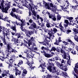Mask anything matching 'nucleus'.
<instances>
[{"label":"nucleus","instance_id":"6","mask_svg":"<svg viewBox=\"0 0 78 78\" xmlns=\"http://www.w3.org/2000/svg\"><path fill=\"white\" fill-rule=\"evenodd\" d=\"M0 29H2L3 31V34L4 36H6L7 37L8 35V33L9 32V29H8L5 28L4 26H0Z\"/></svg>","mask_w":78,"mask_h":78},{"label":"nucleus","instance_id":"40","mask_svg":"<svg viewBox=\"0 0 78 78\" xmlns=\"http://www.w3.org/2000/svg\"><path fill=\"white\" fill-rule=\"evenodd\" d=\"M55 61V58H54L49 59L48 60L49 64V63H50V62H51V61Z\"/></svg>","mask_w":78,"mask_h":78},{"label":"nucleus","instance_id":"44","mask_svg":"<svg viewBox=\"0 0 78 78\" xmlns=\"http://www.w3.org/2000/svg\"><path fill=\"white\" fill-rule=\"evenodd\" d=\"M56 50V48L55 47H53L52 48V50H51V51H52L53 50L54 51H55Z\"/></svg>","mask_w":78,"mask_h":78},{"label":"nucleus","instance_id":"11","mask_svg":"<svg viewBox=\"0 0 78 78\" xmlns=\"http://www.w3.org/2000/svg\"><path fill=\"white\" fill-rule=\"evenodd\" d=\"M55 63L56 64L57 66L61 69H62V68L64 66V65L62 64H60L58 62L56 61L55 62Z\"/></svg>","mask_w":78,"mask_h":78},{"label":"nucleus","instance_id":"7","mask_svg":"<svg viewBox=\"0 0 78 78\" xmlns=\"http://www.w3.org/2000/svg\"><path fill=\"white\" fill-rule=\"evenodd\" d=\"M48 70L50 72H51L53 73H55L56 72V67L55 66H54L53 67V68L51 69V66H49L47 68Z\"/></svg>","mask_w":78,"mask_h":78},{"label":"nucleus","instance_id":"27","mask_svg":"<svg viewBox=\"0 0 78 78\" xmlns=\"http://www.w3.org/2000/svg\"><path fill=\"white\" fill-rule=\"evenodd\" d=\"M52 20L55 21L56 20V16L55 15H53L52 16V18H51Z\"/></svg>","mask_w":78,"mask_h":78},{"label":"nucleus","instance_id":"36","mask_svg":"<svg viewBox=\"0 0 78 78\" xmlns=\"http://www.w3.org/2000/svg\"><path fill=\"white\" fill-rule=\"evenodd\" d=\"M55 59L56 60H61V58L58 56H57L56 57H55Z\"/></svg>","mask_w":78,"mask_h":78},{"label":"nucleus","instance_id":"63","mask_svg":"<svg viewBox=\"0 0 78 78\" xmlns=\"http://www.w3.org/2000/svg\"><path fill=\"white\" fill-rule=\"evenodd\" d=\"M12 11L13 12H15L16 11V9L15 8H13L12 9Z\"/></svg>","mask_w":78,"mask_h":78},{"label":"nucleus","instance_id":"21","mask_svg":"<svg viewBox=\"0 0 78 78\" xmlns=\"http://www.w3.org/2000/svg\"><path fill=\"white\" fill-rule=\"evenodd\" d=\"M73 19V17H70L69 18V19L68 20H69L70 21V25H72L73 26H74V24L73 23V21H72V20Z\"/></svg>","mask_w":78,"mask_h":78},{"label":"nucleus","instance_id":"12","mask_svg":"<svg viewBox=\"0 0 78 78\" xmlns=\"http://www.w3.org/2000/svg\"><path fill=\"white\" fill-rule=\"evenodd\" d=\"M37 27V26L36 23H33L31 26L29 27V28L30 30H33L34 29V28H36Z\"/></svg>","mask_w":78,"mask_h":78},{"label":"nucleus","instance_id":"22","mask_svg":"<svg viewBox=\"0 0 78 78\" xmlns=\"http://www.w3.org/2000/svg\"><path fill=\"white\" fill-rule=\"evenodd\" d=\"M58 26L60 27H61V28H60L61 31L63 32H65L64 29H63V27H62V25H61V23H60L59 24V25H58Z\"/></svg>","mask_w":78,"mask_h":78},{"label":"nucleus","instance_id":"4","mask_svg":"<svg viewBox=\"0 0 78 78\" xmlns=\"http://www.w3.org/2000/svg\"><path fill=\"white\" fill-rule=\"evenodd\" d=\"M10 15L11 16H12L13 17H15L16 18L17 20H18L20 21L22 23H21L20 26L21 27H23V26H24V24H25V23L23 21V20H20V18L21 17L20 16L18 15H16L14 13H13L12 12H11L10 13Z\"/></svg>","mask_w":78,"mask_h":78},{"label":"nucleus","instance_id":"17","mask_svg":"<svg viewBox=\"0 0 78 78\" xmlns=\"http://www.w3.org/2000/svg\"><path fill=\"white\" fill-rule=\"evenodd\" d=\"M9 70H8L7 72H6V71H4V72H3V73H2V76L3 77H4L5 76H7L8 75L6 74L9 75Z\"/></svg>","mask_w":78,"mask_h":78},{"label":"nucleus","instance_id":"15","mask_svg":"<svg viewBox=\"0 0 78 78\" xmlns=\"http://www.w3.org/2000/svg\"><path fill=\"white\" fill-rule=\"evenodd\" d=\"M31 44H32V45H33V46H36V44H35V43H31V42H29L28 43H24V46H25V47H27V45H28L30 47V45H31Z\"/></svg>","mask_w":78,"mask_h":78},{"label":"nucleus","instance_id":"49","mask_svg":"<svg viewBox=\"0 0 78 78\" xmlns=\"http://www.w3.org/2000/svg\"><path fill=\"white\" fill-rule=\"evenodd\" d=\"M13 1H14V2H15V3H16V5L15 4H13V5L16 6V5H19V3H17L16 2V0H13Z\"/></svg>","mask_w":78,"mask_h":78},{"label":"nucleus","instance_id":"28","mask_svg":"<svg viewBox=\"0 0 78 78\" xmlns=\"http://www.w3.org/2000/svg\"><path fill=\"white\" fill-rule=\"evenodd\" d=\"M67 41H68V42H70L71 44H72V46H74V44L73 43V41L71 40L70 39H68Z\"/></svg>","mask_w":78,"mask_h":78},{"label":"nucleus","instance_id":"39","mask_svg":"<svg viewBox=\"0 0 78 78\" xmlns=\"http://www.w3.org/2000/svg\"><path fill=\"white\" fill-rule=\"evenodd\" d=\"M61 73H62L64 75H65V76H66V78L67 77H68V76H67V74L66 73V72H61Z\"/></svg>","mask_w":78,"mask_h":78},{"label":"nucleus","instance_id":"56","mask_svg":"<svg viewBox=\"0 0 78 78\" xmlns=\"http://www.w3.org/2000/svg\"><path fill=\"white\" fill-rule=\"evenodd\" d=\"M71 32H72V31H71L70 30H68L67 31V34H69V33Z\"/></svg>","mask_w":78,"mask_h":78},{"label":"nucleus","instance_id":"64","mask_svg":"<svg viewBox=\"0 0 78 78\" xmlns=\"http://www.w3.org/2000/svg\"><path fill=\"white\" fill-rule=\"evenodd\" d=\"M75 40L78 42V37L77 38H74Z\"/></svg>","mask_w":78,"mask_h":78},{"label":"nucleus","instance_id":"55","mask_svg":"<svg viewBox=\"0 0 78 78\" xmlns=\"http://www.w3.org/2000/svg\"><path fill=\"white\" fill-rule=\"evenodd\" d=\"M71 53H72L73 54H74V55H76V51H73L71 52Z\"/></svg>","mask_w":78,"mask_h":78},{"label":"nucleus","instance_id":"2","mask_svg":"<svg viewBox=\"0 0 78 78\" xmlns=\"http://www.w3.org/2000/svg\"><path fill=\"white\" fill-rule=\"evenodd\" d=\"M29 1L32 4L29 3L28 5L27 4H28V2L26 0H25L23 2L24 4H23V5L28 8L29 11H32V9L35 8L36 9L38 8L37 5H35L33 4L32 0H29Z\"/></svg>","mask_w":78,"mask_h":78},{"label":"nucleus","instance_id":"42","mask_svg":"<svg viewBox=\"0 0 78 78\" xmlns=\"http://www.w3.org/2000/svg\"><path fill=\"white\" fill-rule=\"evenodd\" d=\"M53 32H54V34H55L57 31V30L55 28H54L53 29Z\"/></svg>","mask_w":78,"mask_h":78},{"label":"nucleus","instance_id":"57","mask_svg":"<svg viewBox=\"0 0 78 78\" xmlns=\"http://www.w3.org/2000/svg\"><path fill=\"white\" fill-rule=\"evenodd\" d=\"M63 42V43H64V44H65V45H67V44L68 43V42H66L65 41H63V42Z\"/></svg>","mask_w":78,"mask_h":78},{"label":"nucleus","instance_id":"52","mask_svg":"<svg viewBox=\"0 0 78 78\" xmlns=\"http://www.w3.org/2000/svg\"><path fill=\"white\" fill-rule=\"evenodd\" d=\"M61 52L62 53H64V54H66V52L62 49L61 50Z\"/></svg>","mask_w":78,"mask_h":78},{"label":"nucleus","instance_id":"1","mask_svg":"<svg viewBox=\"0 0 78 78\" xmlns=\"http://www.w3.org/2000/svg\"><path fill=\"white\" fill-rule=\"evenodd\" d=\"M11 2H4L3 4L2 3L0 4V9L3 12L5 13L7 12V10L9 9V8H10Z\"/></svg>","mask_w":78,"mask_h":78},{"label":"nucleus","instance_id":"43","mask_svg":"<svg viewBox=\"0 0 78 78\" xmlns=\"http://www.w3.org/2000/svg\"><path fill=\"white\" fill-rule=\"evenodd\" d=\"M12 66L13 65L12 63H9V66H8V68L10 69V68L12 67Z\"/></svg>","mask_w":78,"mask_h":78},{"label":"nucleus","instance_id":"50","mask_svg":"<svg viewBox=\"0 0 78 78\" xmlns=\"http://www.w3.org/2000/svg\"><path fill=\"white\" fill-rule=\"evenodd\" d=\"M72 74H73V75H74V76H75L76 77V78H78V76L76 74H75L74 73V71H73V73Z\"/></svg>","mask_w":78,"mask_h":78},{"label":"nucleus","instance_id":"16","mask_svg":"<svg viewBox=\"0 0 78 78\" xmlns=\"http://www.w3.org/2000/svg\"><path fill=\"white\" fill-rule=\"evenodd\" d=\"M41 53H44V55H45V57H46L47 58L52 57L53 56V55H50L49 54H46L45 52L44 51L43 52L41 51Z\"/></svg>","mask_w":78,"mask_h":78},{"label":"nucleus","instance_id":"45","mask_svg":"<svg viewBox=\"0 0 78 78\" xmlns=\"http://www.w3.org/2000/svg\"><path fill=\"white\" fill-rule=\"evenodd\" d=\"M64 22L67 24H69V22L68 20H65Z\"/></svg>","mask_w":78,"mask_h":78},{"label":"nucleus","instance_id":"30","mask_svg":"<svg viewBox=\"0 0 78 78\" xmlns=\"http://www.w3.org/2000/svg\"><path fill=\"white\" fill-rule=\"evenodd\" d=\"M27 73V71L26 70V69H25L23 70V75H22L23 76H25V75H24L23 74H26Z\"/></svg>","mask_w":78,"mask_h":78},{"label":"nucleus","instance_id":"34","mask_svg":"<svg viewBox=\"0 0 78 78\" xmlns=\"http://www.w3.org/2000/svg\"><path fill=\"white\" fill-rule=\"evenodd\" d=\"M71 7L73 9H76L78 7V4L76 5H75L74 6L73 5H72Z\"/></svg>","mask_w":78,"mask_h":78},{"label":"nucleus","instance_id":"29","mask_svg":"<svg viewBox=\"0 0 78 78\" xmlns=\"http://www.w3.org/2000/svg\"><path fill=\"white\" fill-rule=\"evenodd\" d=\"M62 70H64L65 71H66L67 70V67L66 66H64L62 68Z\"/></svg>","mask_w":78,"mask_h":78},{"label":"nucleus","instance_id":"19","mask_svg":"<svg viewBox=\"0 0 78 78\" xmlns=\"http://www.w3.org/2000/svg\"><path fill=\"white\" fill-rule=\"evenodd\" d=\"M78 69V62L76 64L75 67L74 69V70L76 73H77L78 72V69Z\"/></svg>","mask_w":78,"mask_h":78},{"label":"nucleus","instance_id":"23","mask_svg":"<svg viewBox=\"0 0 78 78\" xmlns=\"http://www.w3.org/2000/svg\"><path fill=\"white\" fill-rule=\"evenodd\" d=\"M27 64L30 67H32V64H34L33 62H32L31 63H29V62L28 61H27Z\"/></svg>","mask_w":78,"mask_h":78},{"label":"nucleus","instance_id":"18","mask_svg":"<svg viewBox=\"0 0 78 78\" xmlns=\"http://www.w3.org/2000/svg\"><path fill=\"white\" fill-rule=\"evenodd\" d=\"M63 58L64 59H66L67 60H70V55H68V56H66V54H64Z\"/></svg>","mask_w":78,"mask_h":78},{"label":"nucleus","instance_id":"31","mask_svg":"<svg viewBox=\"0 0 78 78\" xmlns=\"http://www.w3.org/2000/svg\"><path fill=\"white\" fill-rule=\"evenodd\" d=\"M57 18L58 20H60L61 19V16L60 15H57Z\"/></svg>","mask_w":78,"mask_h":78},{"label":"nucleus","instance_id":"59","mask_svg":"<svg viewBox=\"0 0 78 78\" xmlns=\"http://www.w3.org/2000/svg\"><path fill=\"white\" fill-rule=\"evenodd\" d=\"M49 64L51 66H55L54 64L52 63H51L50 62H49Z\"/></svg>","mask_w":78,"mask_h":78},{"label":"nucleus","instance_id":"32","mask_svg":"<svg viewBox=\"0 0 78 78\" xmlns=\"http://www.w3.org/2000/svg\"><path fill=\"white\" fill-rule=\"evenodd\" d=\"M32 13L34 14L35 16H37V12L34 10H32Z\"/></svg>","mask_w":78,"mask_h":78},{"label":"nucleus","instance_id":"51","mask_svg":"<svg viewBox=\"0 0 78 78\" xmlns=\"http://www.w3.org/2000/svg\"><path fill=\"white\" fill-rule=\"evenodd\" d=\"M62 48L64 50H67V48L66 47V46H62Z\"/></svg>","mask_w":78,"mask_h":78},{"label":"nucleus","instance_id":"58","mask_svg":"<svg viewBox=\"0 0 78 78\" xmlns=\"http://www.w3.org/2000/svg\"><path fill=\"white\" fill-rule=\"evenodd\" d=\"M4 37H3V39H2V40L3 41H6V40L5 39V35H3Z\"/></svg>","mask_w":78,"mask_h":78},{"label":"nucleus","instance_id":"33","mask_svg":"<svg viewBox=\"0 0 78 78\" xmlns=\"http://www.w3.org/2000/svg\"><path fill=\"white\" fill-rule=\"evenodd\" d=\"M73 31L76 33L78 34V29H73Z\"/></svg>","mask_w":78,"mask_h":78},{"label":"nucleus","instance_id":"25","mask_svg":"<svg viewBox=\"0 0 78 78\" xmlns=\"http://www.w3.org/2000/svg\"><path fill=\"white\" fill-rule=\"evenodd\" d=\"M23 62L22 60H20V62H19V63H18L17 66L18 67H20V65H21L22 64H23Z\"/></svg>","mask_w":78,"mask_h":78},{"label":"nucleus","instance_id":"62","mask_svg":"<svg viewBox=\"0 0 78 78\" xmlns=\"http://www.w3.org/2000/svg\"><path fill=\"white\" fill-rule=\"evenodd\" d=\"M39 19L41 20V22L42 23V22L43 21V19L41 17H40Z\"/></svg>","mask_w":78,"mask_h":78},{"label":"nucleus","instance_id":"14","mask_svg":"<svg viewBox=\"0 0 78 78\" xmlns=\"http://www.w3.org/2000/svg\"><path fill=\"white\" fill-rule=\"evenodd\" d=\"M8 18H9L7 16H6V17L2 18V17L1 18V16H0V20L2 19L3 20L9 22V23H10L12 22V21H9V20L8 19Z\"/></svg>","mask_w":78,"mask_h":78},{"label":"nucleus","instance_id":"46","mask_svg":"<svg viewBox=\"0 0 78 78\" xmlns=\"http://www.w3.org/2000/svg\"><path fill=\"white\" fill-rule=\"evenodd\" d=\"M16 58V57L15 55H13L12 57L10 58V59H12L14 60Z\"/></svg>","mask_w":78,"mask_h":78},{"label":"nucleus","instance_id":"20","mask_svg":"<svg viewBox=\"0 0 78 78\" xmlns=\"http://www.w3.org/2000/svg\"><path fill=\"white\" fill-rule=\"evenodd\" d=\"M34 38L33 37H31L30 40H28V42L30 43V42H34V43H32V44H34H34L35 41H34Z\"/></svg>","mask_w":78,"mask_h":78},{"label":"nucleus","instance_id":"47","mask_svg":"<svg viewBox=\"0 0 78 78\" xmlns=\"http://www.w3.org/2000/svg\"><path fill=\"white\" fill-rule=\"evenodd\" d=\"M0 57H1L2 58L0 57V59L2 61H4V57H2L1 56H0Z\"/></svg>","mask_w":78,"mask_h":78},{"label":"nucleus","instance_id":"9","mask_svg":"<svg viewBox=\"0 0 78 78\" xmlns=\"http://www.w3.org/2000/svg\"><path fill=\"white\" fill-rule=\"evenodd\" d=\"M18 41V39L17 38H12V39L11 40L12 41L16 42L17 43H21V44H20V45L21 46H22V45L23 44V43H22V41H20V42H19V41Z\"/></svg>","mask_w":78,"mask_h":78},{"label":"nucleus","instance_id":"8","mask_svg":"<svg viewBox=\"0 0 78 78\" xmlns=\"http://www.w3.org/2000/svg\"><path fill=\"white\" fill-rule=\"evenodd\" d=\"M43 5H44L43 6H44L45 8L46 9H48L49 10H51V8L49 5V3H48L47 2H45L43 1Z\"/></svg>","mask_w":78,"mask_h":78},{"label":"nucleus","instance_id":"3","mask_svg":"<svg viewBox=\"0 0 78 78\" xmlns=\"http://www.w3.org/2000/svg\"><path fill=\"white\" fill-rule=\"evenodd\" d=\"M6 52L8 53H11L12 52H14L15 53L16 52L17 53L16 51L13 48H12V47L11 45L9 44H8L7 45V48H6Z\"/></svg>","mask_w":78,"mask_h":78},{"label":"nucleus","instance_id":"54","mask_svg":"<svg viewBox=\"0 0 78 78\" xmlns=\"http://www.w3.org/2000/svg\"><path fill=\"white\" fill-rule=\"evenodd\" d=\"M46 26L48 27H50V25L49 24V23H47L46 24Z\"/></svg>","mask_w":78,"mask_h":78},{"label":"nucleus","instance_id":"60","mask_svg":"<svg viewBox=\"0 0 78 78\" xmlns=\"http://www.w3.org/2000/svg\"><path fill=\"white\" fill-rule=\"evenodd\" d=\"M68 24H64V27H65V29H66V27H68Z\"/></svg>","mask_w":78,"mask_h":78},{"label":"nucleus","instance_id":"48","mask_svg":"<svg viewBox=\"0 0 78 78\" xmlns=\"http://www.w3.org/2000/svg\"><path fill=\"white\" fill-rule=\"evenodd\" d=\"M70 61V60L68 59V61H67V62L68 64L70 66L71 62Z\"/></svg>","mask_w":78,"mask_h":78},{"label":"nucleus","instance_id":"26","mask_svg":"<svg viewBox=\"0 0 78 78\" xmlns=\"http://www.w3.org/2000/svg\"><path fill=\"white\" fill-rule=\"evenodd\" d=\"M12 22L13 24H16L17 26H20V23H17V22L16 21L15 22Z\"/></svg>","mask_w":78,"mask_h":78},{"label":"nucleus","instance_id":"5","mask_svg":"<svg viewBox=\"0 0 78 78\" xmlns=\"http://www.w3.org/2000/svg\"><path fill=\"white\" fill-rule=\"evenodd\" d=\"M49 6L51 8H52L51 9V10L53 12H55L56 14L58 13V10L56 5H54L52 3H51L49 4Z\"/></svg>","mask_w":78,"mask_h":78},{"label":"nucleus","instance_id":"24","mask_svg":"<svg viewBox=\"0 0 78 78\" xmlns=\"http://www.w3.org/2000/svg\"><path fill=\"white\" fill-rule=\"evenodd\" d=\"M11 29H12L14 31L15 33L16 32V26H11Z\"/></svg>","mask_w":78,"mask_h":78},{"label":"nucleus","instance_id":"41","mask_svg":"<svg viewBox=\"0 0 78 78\" xmlns=\"http://www.w3.org/2000/svg\"><path fill=\"white\" fill-rule=\"evenodd\" d=\"M62 10L64 11V12H66L67 13H69V11H67L66 10V8H62Z\"/></svg>","mask_w":78,"mask_h":78},{"label":"nucleus","instance_id":"61","mask_svg":"<svg viewBox=\"0 0 78 78\" xmlns=\"http://www.w3.org/2000/svg\"><path fill=\"white\" fill-rule=\"evenodd\" d=\"M19 12H20V14H22L23 13V12L21 10H19V11L16 12H17V13H18Z\"/></svg>","mask_w":78,"mask_h":78},{"label":"nucleus","instance_id":"10","mask_svg":"<svg viewBox=\"0 0 78 78\" xmlns=\"http://www.w3.org/2000/svg\"><path fill=\"white\" fill-rule=\"evenodd\" d=\"M34 54H33L32 52H29L27 54V57L29 58H31V57L32 58H34Z\"/></svg>","mask_w":78,"mask_h":78},{"label":"nucleus","instance_id":"13","mask_svg":"<svg viewBox=\"0 0 78 78\" xmlns=\"http://www.w3.org/2000/svg\"><path fill=\"white\" fill-rule=\"evenodd\" d=\"M15 70L16 72L15 73V75H16V76H17V75H20L21 74V71H19L17 68H15Z\"/></svg>","mask_w":78,"mask_h":78},{"label":"nucleus","instance_id":"37","mask_svg":"<svg viewBox=\"0 0 78 78\" xmlns=\"http://www.w3.org/2000/svg\"><path fill=\"white\" fill-rule=\"evenodd\" d=\"M59 42L58 41H57L56 40V42L54 43L55 44L57 45H59Z\"/></svg>","mask_w":78,"mask_h":78},{"label":"nucleus","instance_id":"35","mask_svg":"<svg viewBox=\"0 0 78 78\" xmlns=\"http://www.w3.org/2000/svg\"><path fill=\"white\" fill-rule=\"evenodd\" d=\"M9 61V62H10V63L12 64L15 61V60L11 58H10Z\"/></svg>","mask_w":78,"mask_h":78},{"label":"nucleus","instance_id":"53","mask_svg":"<svg viewBox=\"0 0 78 78\" xmlns=\"http://www.w3.org/2000/svg\"><path fill=\"white\" fill-rule=\"evenodd\" d=\"M29 22L30 23H32L34 22L33 20H32L31 19L29 20Z\"/></svg>","mask_w":78,"mask_h":78},{"label":"nucleus","instance_id":"38","mask_svg":"<svg viewBox=\"0 0 78 78\" xmlns=\"http://www.w3.org/2000/svg\"><path fill=\"white\" fill-rule=\"evenodd\" d=\"M47 41H48L47 40V39H45L44 40V42H39V43L40 44H42L44 43V42H45L46 43H47Z\"/></svg>","mask_w":78,"mask_h":78}]
</instances>
